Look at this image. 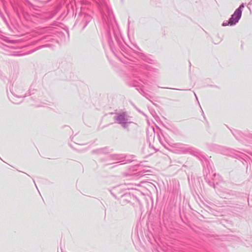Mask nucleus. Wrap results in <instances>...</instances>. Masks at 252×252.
I'll use <instances>...</instances> for the list:
<instances>
[{
	"mask_svg": "<svg viewBox=\"0 0 252 252\" xmlns=\"http://www.w3.org/2000/svg\"><path fill=\"white\" fill-rule=\"evenodd\" d=\"M243 7V5H241L239 8L235 10L234 14L232 15L231 17L229 19L228 24H230V25L235 24L238 22L242 15V11L240 8Z\"/></svg>",
	"mask_w": 252,
	"mask_h": 252,
	"instance_id": "1",
	"label": "nucleus"
},
{
	"mask_svg": "<svg viewBox=\"0 0 252 252\" xmlns=\"http://www.w3.org/2000/svg\"><path fill=\"white\" fill-rule=\"evenodd\" d=\"M225 25L226 26V25H227V24H223V26H225Z\"/></svg>",
	"mask_w": 252,
	"mask_h": 252,
	"instance_id": "2",
	"label": "nucleus"
}]
</instances>
